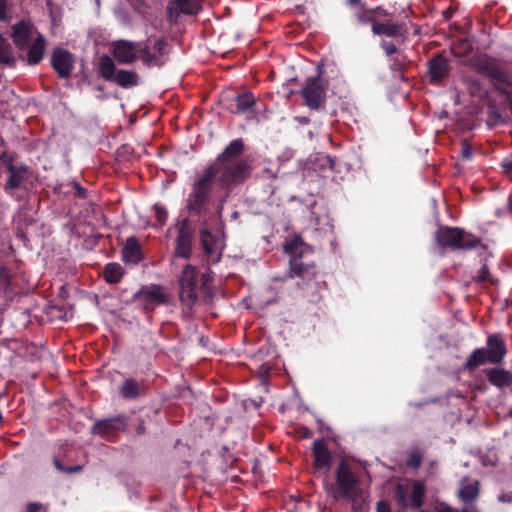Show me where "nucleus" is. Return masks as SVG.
<instances>
[{
  "mask_svg": "<svg viewBox=\"0 0 512 512\" xmlns=\"http://www.w3.org/2000/svg\"><path fill=\"white\" fill-rule=\"evenodd\" d=\"M422 458L423 457L420 452L412 451L409 453L406 464L409 468L418 469L421 466Z\"/></svg>",
  "mask_w": 512,
  "mask_h": 512,
  "instance_id": "nucleus-37",
  "label": "nucleus"
},
{
  "mask_svg": "<svg viewBox=\"0 0 512 512\" xmlns=\"http://www.w3.org/2000/svg\"><path fill=\"white\" fill-rule=\"evenodd\" d=\"M376 512H391L389 502L385 500H380L376 505Z\"/></svg>",
  "mask_w": 512,
  "mask_h": 512,
  "instance_id": "nucleus-42",
  "label": "nucleus"
},
{
  "mask_svg": "<svg viewBox=\"0 0 512 512\" xmlns=\"http://www.w3.org/2000/svg\"><path fill=\"white\" fill-rule=\"evenodd\" d=\"M123 261L125 263L138 264L143 259V253L139 240L130 236L122 248Z\"/></svg>",
  "mask_w": 512,
  "mask_h": 512,
  "instance_id": "nucleus-22",
  "label": "nucleus"
},
{
  "mask_svg": "<svg viewBox=\"0 0 512 512\" xmlns=\"http://www.w3.org/2000/svg\"><path fill=\"white\" fill-rule=\"evenodd\" d=\"M136 434L138 436L144 435L146 433V426L144 419L140 418L138 424L136 425Z\"/></svg>",
  "mask_w": 512,
  "mask_h": 512,
  "instance_id": "nucleus-45",
  "label": "nucleus"
},
{
  "mask_svg": "<svg viewBox=\"0 0 512 512\" xmlns=\"http://www.w3.org/2000/svg\"><path fill=\"white\" fill-rule=\"evenodd\" d=\"M111 53L119 64H131L138 57L146 66H161V62L155 54H152L147 43L132 42L128 40H116L111 44Z\"/></svg>",
  "mask_w": 512,
  "mask_h": 512,
  "instance_id": "nucleus-5",
  "label": "nucleus"
},
{
  "mask_svg": "<svg viewBox=\"0 0 512 512\" xmlns=\"http://www.w3.org/2000/svg\"><path fill=\"white\" fill-rule=\"evenodd\" d=\"M74 188V195L80 199H85L87 197V189L81 186L78 182L72 183Z\"/></svg>",
  "mask_w": 512,
  "mask_h": 512,
  "instance_id": "nucleus-41",
  "label": "nucleus"
},
{
  "mask_svg": "<svg viewBox=\"0 0 512 512\" xmlns=\"http://www.w3.org/2000/svg\"><path fill=\"white\" fill-rule=\"evenodd\" d=\"M452 11L451 10H444L443 11V17L446 21H448L451 18Z\"/></svg>",
  "mask_w": 512,
  "mask_h": 512,
  "instance_id": "nucleus-52",
  "label": "nucleus"
},
{
  "mask_svg": "<svg viewBox=\"0 0 512 512\" xmlns=\"http://www.w3.org/2000/svg\"><path fill=\"white\" fill-rule=\"evenodd\" d=\"M277 176L270 168H264L256 174L255 180L261 185L263 193L270 197L275 193Z\"/></svg>",
  "mask_w": 512,
  "mask_h": 512,
  "instance_id": "nucleus-24",
  "label": "nucleus"
},
{
  "mask_svg": "<svg viewBox=\"0 0 512 512\" xmlns=\"http://www.w3.org/2000/svg\"><path fill=\"white\" fill-rule=\"evenodd\" d=\"M328 81L323 78V69L318 67V74L305 79L299 91L304 104L310 109H324L327 100Z\"/></svg>",
  "mask_w": 512,
  "mask_h": 512,
  "instance_id": "nucleus-6",
  "label": "nucleus"
},
{
  "mask_svg": "<svg viewBox=\"0 0 512 512\" xmlns=\"http://www.w3.org/2000/svg\"><path fill=\"white\" fill-rule=\"evenodd\" d=\"M374 35L393 38L396 43L403 44L408 36V28L404 22H378L371 27Z\"/></svg>",
  "mask_w": 512,
  "mask_h": 512,
  "instance_id": "nucleus-16",
  "label": "nucleus"
},
{
  "mask_svg": "<svg viewBox=\"0 0 512 512\" xmlns=\"http://www.w3.org/2000/svg\"><path fill=\"white\" fill-rule=\"evenodd\" d=\"M82 470V466L75 465V466H65L64 473L72 474V473H78Z\"/></svg>",
  "mask_w": 512,
  "mask_h": 512,
  "instance_id": "nucleus-47",
  "label": "nucleus"
},
{
  "mask_svg": "<svg viewBox=\"0 0 512 512\" xmlns=\"http://www.w3.org/2000/svg\"><path fill=\"white\" fill-rule=\"evenodd\" d=\"M336 492L334 497L354 499L359 495V476L353 471L351 464L341 459L335 471Z\"/></svg>",
  "mask_w": 512,
  "mask_h": 512,
  "instance_id": "nucleus-7",
  "label": "nucleus"
},
{
  "mask_svg": "<svg viewBox=\"0 0 512 512\" xmlns=\"http://www.w3.org/2000/svg\"><path fill=\"white\" fill-rule=\"evenodd\" d=\"M254 94L246 90L242 93L225 94L221 98L222 106L232 114L241 115L252 111L256 105Z\"/></svg>",
  "mask_w": 512,
  "mask_h": 512,
  "instance_id": "nucleus-11",
  "label": "nucleus"
},
{
  "mask_svg": "<svg viewBox=\"0 0 512 512\" xmlns=\"http://www.w3.org/2000/svg\"><path fill=\"white\" fill-rule=\"evenodd\" d=\"M397 44L398 43H396L395 40H382L380 43V47L383 49L385 54L390 57L401 53L397 48Z\"/></svg>",
  "mask_w": 512,
  "mask_h": 512,
  "instance_id": "nucleus-35",
  "label": "nucleus"
},
{
  "mask_svg": "<svg viewBox=\"0 0 512 512\" xmlns=\"http://www.w3.org/2000/svg\"><path fill=\"white\" fill-rule=\"evenodd\" d=\"M98 72L104 80L116 83L125 89L139 84V76L136 72L117 69L115 62L108 55H102L99 58Z\"/></svg>",
  "mask_w": 512,
  "mask_h": 512,
  "instance_id": "nucleus-9",
  "label": "nucleus"
},
{
  "mask_svg": "<svg viewBox=\"0 0 512 512\" xmlns=\"http://www.w3.org/2000/svg\"><path fill=\"white\" fill-rule=\"evenodd\" d=\"M53 464H54V466L56 467V469H57L58 471L64 472V470H65V465H63V464L61 463V461H60L58 458H56V457H55V458L53 459Z\"/></svg>",
  "mask_w": 512,
  "mask_h": 512,
  "instance_id": "nucleus-50",
  "label": "nucleus"
},
{
  "mask_svg": "<svg viewBox=\"0 0 512 512\" xmlns=\"http://www.w3.org/2000/svg\"><path fill=\"white\" fill-rule=\"evenodd\" d=\"M436 512H456L450 505L445 502H440L435 508Z\"/></svg>",
  "mask_w": 512,
  "mask_h": 512,
  "instance_id": "nucleus-43",
  "label": "nucleus"
},
{
  "mask_svg": "<svg viewBox=\"0 0 512 512\" xmlns=\"http://www.w3.org/2000/svg\"><path fill=\"white\" fill-rule=\"evenodd\" d=\"M2 420V414L0 413V421Z\"/></svg>",
  "mask_w": 512,
  "mask_h": 512,
  "instance_id": "nucleus-59",
  "label": "nucleus"
},
{
  "mask_svg": "<svg viewBox=\"0 0 512 512\" xmlns=\"http://www.w3.org/2000/svg\"><path fill=\"white\" fill-rule=\"evenodd\" d=\"M507 210L512 215V199L511 198L507 202Z\"/></svg>",
  "mask_w": 512,
  "mask_h": 512,
  "instance_id": "nucleus-54",
  "label": "nucleus"
},
{
  "mask_svg": "<svg viewBox=\"0 0 512 512\" xmlns=\"http://www.w3.org/2000/svg\"><path fill=\"white\" fill-rule=\"evenodd\" d=\"M195 288H183L180 287L179 299L181 304L184 306L183 311L185 313H191L192 308L197 300V293Z\"/></svg>",
  "mask_w": 512,
  "mask_h": 512,
  "instance_id": "nucleus-28",
  "label": "nucleus"
},
{
  "mask_svg": "<svg viewBox=\"0 0 512 512\" xmlns=\"http://www.w3.org/2000/svg\"><path fill=\"white\" fill-rule=\"evenodd\" d=\"M380 11L379 9H361L359 12L356 13V19L361 24H371L374 25V23H378L379 21H376L375 12Z\"/></svg>",
  "mask_w": 512,
  "mask_h": 512,
  "instance_id": "nucleus-32",
  "label": "nucleus"
},
{
  "mask_svg": "<svg viewBox=\"0 0 512 512\" xmlns=\"http://www.w3.org/2000/svg\"><path fill=\"white\" fill-rule=\"evenodd\" d=\"M198 272L195 267L187 265L180 278V287L183 288H195L197 289L198 284Z\"/></svg>",
  "mask_w": 512,
  "mask_h": 512,
  "instance_id": "nucleus-29",
  "label": "nucleus"
},
{
  "mask_svg": "<svg viewBox=\"0 0 512 512\" xmlns=\"http://www.w3.org/2000/svg\"><path fill=\"white\" fill-rule=\"evenodd\" d=\"M173 4L176 5L180 13L185 15H195L199 11L197 0H175Z\"/></svg>",
  "mask_w": 512,
  "mask_h": 512,
  "instance_id": "nucleus-30",
  "label": "nucleus"
},
{
  "mask_svg": "<svg viewBox=\"0 0 512 512\" xmlns=\"http://www.w3.org/2000/svg\"><path fill=\"white\" fill-rule=\"evenodd\" d=\"M479 483L476 481L473 484L463 486L459 491V497L464 502H472L479 494Z\"/></svg>",
  "mask_w": 512,
  "mask_h": 512,
  "instance_id": "nucleus-31",
  "label": "nucleus"
},
{
  "mask_svg": "<svg viewBox=\"0 0 512 512\" xmlns=\"http://www.w3.org/2000/svg\"><path fill=\"white\" fill-rule=\"evenodd\" d=\"M11 274L7 267L0 266V292L7 293L10 290Z\"/></svg>",
  "mask_w": 512,
  "mask_h": 512,
  "instance_id": "nucleus-34",
  "label": "nucleus"
},
{
  "mask_svg": "<svg viewBox=\"0 0 512 512\" xmlns=\"http://www.w3.org/2000/svg\"><path fill=\"white\" fill-rule=\"evenodd\" d=\"M463 45H464L467 49H468V48H470V45H469L468 43H466V42H465V43H463Z\"/></svg>",
  "mask_w": 512,
  "mask_h": 512,
  "instance_id": "nucleus-57",
  "label": "nucleus"
},
{
  "mask_svg": "<svg viewBox=\"0 0 512 512\" xmlns=\"http://www.w3.org/2000/svg\"><path fill=\"white\" fill-rule=\"evenodd\" d=\"M375 9H379L380 10V11L375 12L376 20L379 17H387V16H389V13L385 9H383L381 7H376Z\"/></svg>",
  "mask_w": 512,
  "mask_h": 512,
  "instance_id": "nucleus-51",
  "label": "nucleus"
},
{
  "mask_svg": "<svg viewBox=\"0 0 512 512\" xmlns=\"http://www.w3.org/2000/svg\"><path fill=\"white\" fill-rule=\"evenodd\" d=\"M124 275V270L119 263H108L103 270V277L107 283H119Z\"/></svg>",
  "mask_w": 512,
  "mask_h": 512,
  "instance_id": "nucleus-27",
  "label": "nucleus"
},
{
  "mask_svg": "<svg viewBox=\"0 0 512 512\" xmlns=\"http://www.w3.org/2000/svg\"><path fill=\"white\" fill-rule=\"evenodd\" d=\"M154 211L156 215V220L160 225H164L168 219V211L165 206L156 203L154 206Z\"/></svg>",
  "mask_w": 512,
  "mask_h": 512,
  "instance_id": "nucleus-38",
  "label": "nucleus"
},
{
  "mask_svg": "<svg viewBox=\"0 0 512 512\" xmlns=\"http://www.w3.org/2000/svg\"><path fill=\"white\" fill-rule=\"evenodd\" d=\"M0 63L10 68H14L16 66L13 47L2 34H0Z\"/></svg>",
  "mask_w": 512,
  "mask_h": 512,
  "instance_id": "nucleus-26",
  "label": "nucleus"
},
{
  "mask_svg": "<svg viewBox=\"0 0 512 512\" xmlns=\"http://www.w3.org/2000/svg\"><path fill=\"white\" fill-rule=\"evenodd\" d=\"M284 252L289 256V269L285 279H297L296 287L303 291L304 296L314 297L321 289L319 272L313 260L308 259L314 252L299 234L287 237L283 244Z\"/></svg>",
  "mask_w": 512,
  "mask_h": 512,
  "instance_id": "nucleus-2",
  "label": "nucleus"
},
{
  "mask_svg": "<svg viewBox=\"0 0 512 512\" xmlns=\"http://www.w3.org/2000/svg\"><path fill=\"white\" fill-rule=\"evenodd\" d=\"M119 394L125 400H136L144 397L147 393V386L144 381L135 378H126L119 386Z\"/></svg>",
  "mask_w": 512,
  "mask_h": 512,
  "instance_id": "nucleus-18",
  "label": "nucleus"
},
{
  "mask_svg": "<svg viewBox=\"0 0 512 512\" xmlns=\"http://www.w3.org/2000/svg\"><path fill=\"white\" fill-rule=\"evenodd\" d=\"M187 220L181 225L176 238L175 255L176 257L188 259L192 253V231L186 225Z\"/></svg>",
  "mask_w": 512,
  "mask_h": 512,
  "instance_id": "nucleus-20",
  "label": "nucleus"
},
{
  "mask_svg": "<svg viewBox=\"0 0 512 512\" xmlns=\"http://www.w3.org/2000/svg\"><path fill=\"white\" fill-rule=\"evenodd\" d=\"M7 0H0V20L6 19Z\"/></svg>",
  "mask_w": 512,
  "mask_h": 512,
  "instance_id": "nucleus-46",
  "label": "nucleus"
},
{
  "mask_svg": "<svg viewBox=\"0 0 512 512\" xmlns=\"http://www.w3.org/2000/svg\"><path fill=\"white\" fill-rule=\"evenodd\" d=\"M26 512H44V507L40 503H29Z\"/></svg>",
  "mask_w": 512,
  "mask_h": 512,
  "instance_id": "nucleus-44",
  "label": "nucleus"
},
{
  "mask_svg": "<svg viewBox=\"0 0 512 512\" xmlns=\"http://www.w3.org/2000/svg\"><path fill=\"white\" fill-rule=\"evenodd\" d=\"M486 344V347L476 348L471 352L464 363L465 370L474 371L486 363L499 365L504 361L507 354V347L501 333L489 335Z\"/></svg>",
  "mask_w": 512,
  "mask_h": 512,
  "instance_id": "nucleus-4",
  "label": "nucleus"
},
{
  "mask_svg": "<svg viewBox=\"0 0 512 512\" xmlns=\"http://www.w3.org/2000/svg\"><path fill=\"white\" fill-rule=\"evenodd\" d=\"M34 31V25L28 21L21 20L12 26L11 37L18 49L25 48L30 42Z\"/></svg>",
  "mask_w": 512,
  "mask_h": 512,
  "instance_id": "nucleus-19",
  "label": "nucleus"
},
{
  "mask_svg": "<svg viewBox=\"0 0 512 512\" xmlns=\"http://www.w3.org/2000/svg\"><path fill=\"white\" fill-rule=\"evenodd\" d=\"M473 279L476 283H483L488 281L492 285L498 284V280L491 277L486 260L484 261L478 274Z\"/></svg>",
  "mask_w": 512,
  "mask_h": 512,
  "instance_id": "nucleus-33",
  "label": "nucleus"
},
{
  "mask_svg": "<svg viewBox=\"0 0 512 512\" xmlns=\"http://www.w3.org/2000/svg\"><path fill=\"white\" fill-rule=\"evenodd\" d=\"M460 155L463 160H471L473 149L467 141L461 143Z\"/></svg>",
  "mask_w": 512,
  "mask_h": 512,
  "instance_id": "nucleus-39",
  "label": "nucleus"
},
{
  "mask_svg": "<svg viewBox=\"0 0 512 512\" xmlns=\"http://www.w3.org/2000/svg\"><path fill=\"white\" fill-rule=\"evenodd\" d=\"M14 160L15 157L13 154H8L6 151L0 152V161L6 164V169L9 173L8 179L4 185L6 192L20 189L27 179V167L24 165H15L13 163Z\"/></svg>",
  "mask_w": 512,
  "mask_h": 512,
  "instance_id": "nucleus-12",
  "label": "nucleus"
},
{
  "mask_svg": "<svg viewBox=\"0 0 512 512\" xmlns=\"http://www.w3.org/2000/svg\"><path fill=\"white\" fill-rule=\"evenodd\" d=\"M359 2H360V0H348V3H349L350 5H358V4H359Z\"/></svg>",
  "mask_w": 512,
  "mask_h": 512,
  "instance_id": "nucleus-55",
  "label": "nucleus"
},
{
  "mask_svg": "<svg viewBox=\"0 0 512 512\" xmlns=\"http://www.w3.org/2000/svg\"><path fill=\"white\" fill-rule=\"evenodd\" d=\"M50 63L59 78L66 79L72 74L75 56L68 50L57 47L52 51Z\"/></svg>",
  "mask_w": 512,
  "mask_h": 512,
  "instance_id": "nucleus-15",
  "label": "nucleus"
},
{
  "mask_svg": "<svg viewBox=\"0 0 512 512\" xmlns=\"http://www.w3.org/2000/svg\"><path fill=\"white\" fill-rule=\"evenodd\" d=\"M260 369H261V374H262L263 376L269 375V371H270V368H269V367H267V366H261V368H260Z\"/></svg>",
  "mask_w": 512,
  "mask_h": 512,
  "instance_id": "nucleus-53",
  "label": "nucleus"
},
{
  "mask_svg": "<svg viewBox=\"0 0 512 512\" xmlns=\"http://www.w3.org/2000/svg\"><path fill=\"white\" fill-rule=\"evenodd\" d=\"M153 50L154 52H151L152 54H155L158 59L162 62L161 57L166 54V48H167V42L164 38H157L153 43Z\"/></svg>",
  "mask_w": 512,
  "mask_h": 512,
  "instance_id": "nucleus-36",
  "label": "nucleus"
},
{
  "mask_svg": "<svg viewBox=\"0 0 512 512\" xmlns=\"http://www.w3.org/2000/svg\"><path fill=\"white\" fill-rule=\"evenodd\" d=\"M434 241L443 251H470L478 246L486 248L481 238L460 227L440 226L434 234Z\"/></svg>",
  "mask_w": 512,
  "mask_h": 512,
  "instance_id": "nucleus-3",
  "label": "nucleus"
},
{
  "mask_svg": "<svg viewBox=\"0 0 512 512\" xmlns=\"http://www.w3.org/2000/svg\"><path fill=\"white\" fill-rule=\"evenodd\" d=\"M232 216H233L234 218H236V217L238 216V212H236V211H235V212L232 214Z\"/></svg>",
  "mask_w": 512,
  "mask_h": 512,
  "instance_id": "nucleus-58",
  "label": "nucleus"
},
{
  "mask_svg": "<svg viewBox=\"0 0 512 512\" xmlns=\"http://www.w3.org/2000/svg\"><path fill=\"white\" fill-rule=\"evenodd\" d=\"M211 281L212 278L209 274H203L201 277L202 288L206 289Z\"/></svg>",
  "mask_w": 512,
  "mask_h": 512,
  "instance_id": "nucleus-48",
  "label": "nucleus"
},
{
  "mask_svg": "<svg viewBox=\"0 0 512 512\" xmlns=\"http://www.w3.org/2000/svg\"><path fill=\"white\" fill-rule=\"evenodd\" d=\"M132 303H135L145 314H152L157 306L169 303V296L163 286L151 283L142 285L132 295Z\"/></svg>",
  "mask_w": 512,
  "mask_h": 512,
  "instance_id": "nucleus-8",
  "label": "nucleus"
},
{
  "mask_svg": "<svg viewBox=\"0 0 512 512\" xmlns=\"http://www.w3.org/2000/svg\"><path fill=\"white\" fill-rule=\"evenodd\" d=\"M97 90H98V91H103V90H104V87H103L102 85H99V86L97 87Z\"/></svg>",
  "mask_w": 512,
  "mask_h": 512,
  "instance_id": "nucleus-56",
  "label": "nucleus"
},
{
  "mask_svg": "<svg viewBox=\"0 0 512 512\" xmlns=\"http://www.w3.org/2000/svg\"><path fill=\"white\" fill-rule=\"evenodd\" d=\"M410 61L408 60L406 54L403 52L390 56L389 59V68L394 73L395 78H399L400 80L406 82L408 78L405 76V72L407 67L409 66Z\"/></svg>",
  "mask_w": 512,
  "mask_h": 512,
  "instance_id": "nucleus-25",
  "label": "nucleus"
},
{
  "mask_svg": "<svg viewBox=\"0 0 512 512\" xmlns=\"http://www.w3.org/2000/svg\"><path fill=\"white\" fill-rule=\"evenodd\" d=\"M407 487L397 484L394 488V499L400 508L406 509L409 506L413 509H420L424 505L426 486L419 480H411V494L408 498Z\"/></svg>",
  "mask_w": 512,
  "mask_h": 512,
  "instance_id": "nucleus-10",
  "label": "nucleus"
},
{
  "mask_svg": "<svg viewBox=\"0 0 512 512\" xmlns=\"http://www.w3.org/2000/svg\"><path fill=\"white\" fill-rule=\"evenodd\" d=\"M450 72L449 60L442 52L436 53L427 62V77L431 85H441Z\"/></svg>",
  "mask_w": 512,
  "mask_h": 512,
  "instance_id": "nucleus-14",
  "label": "nucleus"
},
{
  "mask_svg": "<svg viewBox=\"0 0 512 512\" xmlns=\"http://www.w3.org/2000/svg\"><path fill=\"white\" fill-rule=\"evenodd\" d=\"M127 424V416L121 414L96 421L92 432L105 440L112 441L120 432L126 430Z\"/></svg>",
  "mask_w": 512,
  "mask_h": 512,
  "instance_id": "nucleus-13",
  "label": "nucleus"
},
{
  "mask_svg": "<svg viewBox=\"0 0 512 512\" xmlns=\"http://www.w3.org/2000/svg\"><path fill=\"white\" fill-rule=\"evenodd\" d=\"M488 382L499 388L504 389L512 386V372L500 367L486 368L483 370Z\"/></svg>",
  "mask_w": 512,
  "mask_h": 512,
  "instance_id": "nucleus-21",
  "label": "nucleus"
},
{
  "mask_svg": "<svg viewBox=\"0 0 512 512\" xmlns=\"http://www.w3.org/2000/svg\"><path fill=\"white\" fill-rule=\"evenodd\" d=\"M312 453L314 456L313 467L317 470L324 469L325 472H328L332 466L333 456L322 439L314 441Z\"/></svg>",
  "mask_w": 512,
  "mask_h": 512,
  "instance_id": "nucleus-17",
  "label": "nucleus"
},
{
  "mask_svg": "<svg viewBox=\"0 0 512 512\" xmlns=\"http://www.w3.org/2000/svg\"><path fill=\"white\" fill-rule=\"evenodd\" d=\"M500 167L502 168V172H503L505 175L512 177V157H510V158H505V159L500 163Z\"/></svg>",
  "mask_w": 512,
  "mask_h": 512,
  "instance_id": "nucleus-40",
  "label": "nucleus"
},
{
  "mask_svg": "<svg viewBox=\"0 0 512 512\" xmlns=\"http://www.w3.org/2000/svg\"><path fill=\"white\" fill-rule=\"evenodd\" d=\"M490 117L493 118L496 122H499V123H503L504 122V118L502 117V115L496 111V110H492L491 111V114H490Z\"/></svg>",
  "mask_w": 512,
  "mask_h": 512,
  "instance_id": "nucleus-49",
  "label": "nucleus"
},
{
  "mask_svg": "<svg viewBox=\"0 0 512 512\" xmlns=\"http://www.w3.org/2000/svg\"><path fill=\"white\" fill-rule=\"evenodd\" d=\"M46 47V39L42 34L38 33L28 49L26 58L27 64L30 66L39 64L44 58Z\"/></svg>",
  "mask_w": 512,
  "mask_h": 512,
  "instance_id": "nucleus-23",
  "label": "nucleus"
},
{
  "mask_svg": "<svg viewBox=\"0 0 512 512\" xmlns=\"http://www.w3.org/2000/svg\"><path fill=\"white\" fill-rule=\"evenodd\" d=\"M244 151V140L233 139L214 161L195 173L187 195L185 209L201 224V245L208 256L215 253L218 241L211 232L212 222L221 221L223 212L222 203L215 210L212 207L214 187L216 185L221 191L230 193L251 177L253 168L247 159L242 158Z\"/></svg>",
  "mask_w": 512,
  "mask_h": 512,
  "instance_id": "nucleus-1",
  "label": "nucleus"
}]
</instances>
